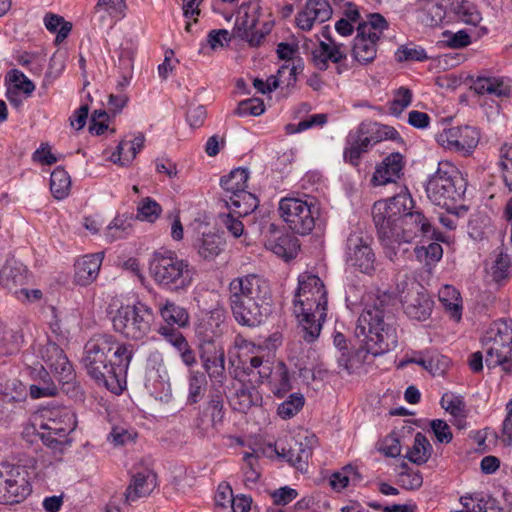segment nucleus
Masks as SVG:
<instances>
[{
    "instance_id": "obj_1",
    "label": "nucleus",
    "mask_w": 512,
    "mask_h": 512,
    "mask_svg": "<svg viewBox=\"0 0 512 512\" xmlns=\"http://www.w3.org/2000/svg\"><path fill=\"white\" fill-rule=\"evenodd\" d=\"M414 201L409 193L401 192L385 200L376 201L372 218L378 238L392 260L394 246L411 243L418 237L438 239L436 230L420 210L413 211Z\"/></svg>"
},
{
    "instance_id": "obj_2",
    "label": "nucleus",
    "mask_w": 512,
    "mask_h": 512,
    "mask_svg": "<svg viewBox=\"0 0 512 512\" xmlns=\"http://www.w3.org/2000/svg\"><path fill=\"white\" fill-rule=\"evenodd\" d=\"M135 346L111 334H97L84 346L82 364L87 374L114 394L126 387L127 372L135 354Z\"/></svg>"
},
{
    "instance_id": "obj_3",
    "label": "nucleus",
    "mask_w": 512,
    "mask_h": 512,
    "mask_svg": "<svg viewBox=\"0 0 512 512\" xmlns=\"http://www.w3.org/2000/svg\"><path fill=\"white\" fill-rule=\"evenodd\" d=\"M229 305L235 321L241 326L255 327L268 314L270 288L259 275L234 278L228 287Z\"/></svg>"
},
{
    "instance_id": "obj_4",
    "label": "nucleus",
    "mask_w": 512,
    "mask_h": 512,
    "mask_svg": "<svg viewBox=\"0 0 512 512\" xmlns=\"http://www.w3.org/2000/svg\"><path fill=\"white\" fill-rule=\"evenodd\" d=\"M326 311L327 291L323 281L314 274H301L294 297V314L298 318L302 338L307 343L319 337Z\"/></svg>"
},
{
    "instance_id": "obj_5",
    "label": "nucleus",
    "mask_w": 512,
    "mask_h": 512,
    "mask_svg": "<svg viewBox=\"0 0 512 512\" xmlns=\"http://www.w3.org/2000/svg\"><path fill=\"white\" fill-rule=\"evenodd\" d=\"M356 333L364 336L366 350L374 356L387 353L397 346L394 316L383 299L377 298L365 305L358 318Z\"/></svg>"
},
{
    "instance_id": "obj_6",
    "label": "nucleus",
    "mask_w": 512,
    "mask_h": 512,
    "mask_svg": "<svg viewBox=\"0 0 512 512\" xmlns=\"http://www.w3.org/2000/svg\"><path fill=\"white\" fill-rule=\"evenodd\" d=\"M150 274L157 285L171 292L186 291L193 282L194 268L172 250L159 249L149 261Z\"/></svg>"
},
{
    "instance_id": "obj_7",
    "label": "nucleus",
    "mask_w": 512,
    "mask_h": 512,
    "mask_svg": "<svg viewBox=\"0 0 512 512\" xmlns=\"http://www.w3.org/2000/svg\"><path fill=\"white\" fill-rule=\"evenodd\" d=\"M466 187L465 179L454 166L439 163L437 171L429 177L425 190L434 205L452 211L463 200Z\"/></svg>"
},
{
    "instance_id": "obj_8",
    "label": "nucleus",
    "mask_w": 512,
    "mask_h": 512,
    "mask_svg": "<svg viewBox=\"0 0 512 512\" xmlns=\"http://www.w3.org/2000/svg\"><path fill=\"white\" fill-rule=\"evenodd\" d=\"M400 138L396 129L375 121H363L355 129L350 130L345 138L343 159L346 163L358 167L363 154L375 144L386 140Z\"/></svg>"
},
{
    "instance_id": "obj_9",
    "label": "nucleus",
    "mask_w": 512,
    "mask_h": 512,
    "mask_svg": "<svg viewBox=\"0 0 512 512\" xmlns=\"http://www.w3.org/2000/svg\"><path fill=\"white\" fill-rule=\"evenodd\" d=\"M389 24L379 13L367 15L364 22H360L356 28V36L353 40L352 57L361 65L373 62L377 56L378 42Z\"/></svg>"
},
{
    "instance_id": "obj_10",
    "label": "nucleus",
    "mask_w": 512,
    "mask_h": 512,
    "mask_svg": "<svg viewBox=\"0 0 512 512\" xmlns=\"http://www.w3.org/2000/svg\"><path fill=\"white\" fill-rule=\"evenodd\" d=\"M154 321V312L147 304L137 301L122 305L112 317L113 328L128 339L141 340L148 335Z\"/></svg>"
},
{
    "instance_id": "obj_11",
    "label": "nucleus",
    "mask_w": 512,
    "mask_h": 512,
    "mask_svg": "<svg viewBox=\"0 0 512 512\" xmlns=\"http://www.w3.org/2000/svg\"><path fill=\"white\" fill-rule=\"evenodd\" d=\"M279 213L290 230L300 235H308L315 227L317 209L315 199L285 197L279 202Z\"/></svg>"
},
{
    "instance_id": "obj_12",
    "label": "nucleus",
    "mask_w": 512,
    "mask_h": 512,
    "mask_svg": "<svg viewBox=\"0 0 512 512\" xmlns=\"http://www.w3.org/2000/svg\"><path fill=\"white\" fill-rule=\"evenodd\" d=\"M28 470L21 465L2 462L0 464V503L15 504L30 495Z\"/></svg>"
},
{
    "instance_id": "obj_13",
    "label": "nucleus",
    "mask_w": 512,
    "mask_h": 512,
    "mask_svg": "<svg viewBox=\"0 0 512 512\" xmlns=\"http://www.w3.org/2000/svg\"><path fill=\"white\" fill-rule=\"evenodd\" d=\"M260 6L257 3H243L237 12L233 35L246 41L250 46H259L265 36L270 32L271 25L263 23L259 28Z\"/></svg>"
},
{
    "instance_id": "obj_14",
    "label": "nucleus",
    "mask_w": 512,
    "mask_h": 512,
    "mask_svg": "<svg viewBox=\"0 0 512 512\" xmlns=\"http://www.w3.org/2000/svg\"><path fill=\"white\" fill-rule=\"evenodd\" d=\"M55 416L58 419L48 418L41 424L40 428L44 431L38 435L45 446L61 454L71 443L68 435L75 429L76 422L74 414L67 409L57 411Z\"/></svg>"
},
{
    "instance_id": "obj_15",
    "label": "nucleus",
    "mask_w": 512,
    "mask_h": 512,
    "mask_svg": "<svg viewBox=\"0 0 512 512\" xmlns=\"http://www.w3.org/2000/svg\"><path fill=\"white\" fill-rule=\"evenodd\" d=\"M479 139L478 130L469 125L444 129L437 135V142L441 146L464 155L472 153L477 147Z\"/></svg>"
},
{
    "instance_id": "obj_16",
    "label": "nucleus",
    "mask_w": 512,
    "mask_h": 512,
    "mask_svg": "<svg viewBox=\"0 0 512 512\" xmlns=\"http://www.w3.org/2000/svg\"><path fill=\"white\" fill-rule=\"evenodd\" d=\"M346 263L361 273L375 272V254L370 245L358 234L351 233L346 240Z\"/></svg>"
},
{
    "instance_id": "obj_17",
    "label": "nucleus",
    "mask_w": 512,
    "mask_h": 512,
    "mask_svg": "<svg viewBox=\"0 0 512 512\" xmlns=\"http://www.w3.org/2000/svg\"><path fill=\"white\" fill-rule=\"evenodd\" d=\"M347 53L344 45L331 40V43L320 41L319 45L312 50L311 61L315 68L325 71L329 62L336 64V73L342 74L348 70Z\"/></svg>"
},
{
    "instance_id": "obj_18",
    "label": "nucleus",
    "mask_w": 512,
    "mask_h": 512,
    "mask_svg": "<svg viewBox=\"0 0 512 512\" xmlns=\"http://www.w3.org/2000/svg\"><path fill=\"white\" fill-rule=\"evenodd\" d=\"M44 366L49 369L55 379L68 383L74 378L73 368L64 351L53 342H48L40 349Z\"/></svg>"
},
{
    "instance_id": "obj_19",
    "label": "nucleus",
    "mask_w": 512,
    "mask_h": 512,
    "mask_svg": "<svg viewBox=\"0 0 512 512\" xmlns=\"http://www.w3.org/2000/svg\"><path fill=\"white\" fill-rule=\"evenodd\" d=\"M276 453L284 458L291 466L303 471L307 467L308 459L312 454L311 449L294 437L281 439L276 443Z\"/></svg>"
},
{
    "instance_id": "obj_20",
    "label": "nucleus",
    "mask_w": 512,
    "mask_h": 512,
    "mask_svg": "<svg viewBox=\"0 0 512 512\" xmlns=\"http://www.w3.org/2000/svg\"><path fill=\"white\" fill-rule=\"evenodd\" d=\"M201 360L212 386L223 387L226 380L224 349L208 342L207 346L203 348Z\"/></svg>"
},
{
    "instance_id": "obj_21",
    "label": "nucleus",
    "mask_w": 512,
    "mask_h": 512,
    "mask_svg": "<svg viewBox=\"0 0 512 512\" xmlns=\"http://www.w3.org/2000/svg\"><path fill=\"white\" fill-rule=\"evenodd\" d=\"M145 385L156 397L170 387L167 370L159 352H153L148 357Z\"/></svg>"
},
{
    "instance_id": "obj_22",
    "label": "nucleus",
    "mask_w": 512,
    "mask_h": 512,
    "mask_svg": "<svg viewBox=\"0 0 512 512\" xmlns=\"http://www.w3.org/2000/svg\"><path fill=\"white\" fill-rule=\"evenodd\" d=\"M156 474L148 467H142L132 473L130 483L125 491V501L132 503L146 497L156 488Z\"/></svg>"
},
{
    "instance_id": "obj_23",
    "label": "nucleus",
    "mask_w": 512,
    "mask_h": 512,
    "mask_svg": "<svg viewBox=\"0 0 512 512\" xmlns=\"http://www.w3.org/2000/svg\"><path fill=\"white\" fill-rule=\"evenodd\" d=\"M404 165V157L401 153L394 152L389 154L377 165L371 182L374 186L396 183L403 175Z\"/></svg>"
},
{
    "instance_id": "obj_24",
    "label": "nucleus",
    "mask_w": 512,
    "mask_h": 512,
    "mask_svg": "<svg viewBox=\"0 0 512 512\" xmlns=\"http://www.w3.org/2000/svg\"><path fill=\"white\" fill-rule=\"evenodd\" d=\"M103 259V252L86 254L77 259L74 264L75 282L81 286H87L94 282L98 277Z\"/></svg>"
},
{
    "instance_id": "obj_25",
    "label": "nucleus",
    "mask_w": 512,
    "mask_h": 512,
    "mask_svg": "<svg viewBox=\"0 0 512 512\" xmlns=\"http://www.w3.org/2000/svg\"><path fill=\"white\" fill-rule=\"evenodd\" d=\"M27 284V267L15 260H7L0 270V285L15 295L17 290H20V288Z\"/></svg>"
},
{
    "instance_id": "obj_26",
    "label": "nucleus",
    "mask_w": 512,
    "mask_h": 512,
    "mask_svg": "<svg viewBox=\"0 0 512 512\" xmlns=\"http://www.w3.org/2000/svg\"><path fill=\"white\" fill-rule=\"evenodd\" d=\"M401 302L405 314L411 319L425 321L431 315L433 301L426 293L409 292Z\"/></svg>"
},
{
    "instance_id": "obj_27",
    "label": "nucleus",
    "mask_w": 512,
    "mask_h": 512,
    "mask_svg": "<svg viewBox=\"0 0 512 512\" xmlns=\"http://www.w3.org/2000/svg\"><path fill=\"white\" fill-rule=\"evenodd\" d=\"M471 89L478 95H491L495 97H509L511 86L502 77L478 76L472 80Z\"/></svg>"
},
{
    "instance_id": "obj_28",
    "label": "nucleus",
    "mask_w": 512,
    "mask_h": 512,
    "mask_svg": "<svg viewBox=\"0 0 512 512\" xmlns=\"http://www.w3.org/2000/svg\"><path fill=\"white\" fill-rule=\"evenodd\" d=\"M261 403L262 396L252 383H241L231 398L233 409L242 413H246L251 407L259 406Z\"/></svg>"
},
{
    "instance_id": "obj_29",
    "label": "nucleus",
    "mask_w": 512,
    "mask_h": 512,
    "mask_svg": "<svg viewBox=\"0 0 512 512\" xmlns=\"http://www.w3.org/2000/svg\"><path fill=\"white\" fill-rule=\"evenodd\" d=\"M224 396L225 392L223 387H211L203 413L210 418L213 428H218L223 424L226 412L224 408Z\"/></svg>"
},
{
    "instance_id": "obj_30",
    "label": "nucleus",
    "mask_w": 512,
    "mask_h": 512,
    "mask_svg": "<svg viewBox=\"0 0 512 512\" xmlns=\"http://www.w3.org/2000/svg\"><path fill=\"white\" fill-rule=\"evenodd\" d=\"M265 246L285 260L295 258L300 248L297 237L289 233H283L278 237L268 239Z\"/></svg>"
},
{
    "instance_id": "obj_31",
    "label": "nucleus",
    "mask_w": 512,
    "mask_h": 512,
    "mask_svg": "<svg viewBox=\"0 0 512 512\" xmlns=\"http://www.w3.org/2000/svg\"><path fill=\"white\" fill-rule=\"evenodd\" d=\"M248 178V170L241 167L233 169L228 175L223 176L220 180V185L224 191L223 198L235 196L245 191Z\"/></svg>"
},
{
    "instance_id": "obj_32",
    "label": "nucleus",
    "mask_w": 512,
    "mask_h": 512,
    "mask_svg": "<svg viewBox=\"0 0 512 512\" xmlns=\"http://www.w3.org/2000/svg\"><path fill=\"white\" fill-rule=\"evenodd\" d=\"M227 208L231 210L238 217H244L249 215L258 206V199L256 196L247 190L236 194L235 196H229L223 198Z\"/></svg>"
},
{
    "instance_id": "obj_33",
    "label": "nucleus",
    "mask_w": 512,
    "mask_h": 512,
    "mask_svg": "<svg viewBox=\"0 0 512 512\" xmlns=\"http://www.w3.org/2000/svg\"><path fill=\"white\" fill-rule=\"evenodd\" d=\"M242 363L244 373L251 377L250 382L263 383L272 375V363L269 360H264L261 356H252Z\"/></svg>"
},
{
    "instance_id": "obj_34",
    "label": "nucleus",
    "mask_w": 512,
    "mask_h": 512,
    "mask_svg": "<svg viewBox=\"0 0 512 512\" xmlns=\"http://www.w3.org/2000/svg\"><path fill=\"white\" fill-rule=\"evenodd\" d=\"M145 137L138 134L131 141L123 140L117 146V151L112 154V160L128 165L144 147Z\"/></svg>"
},
{
    "instance_id": "obj_35",
    "label": "nucleus",
    "mask_w": 512,
    "mask_h": 512,
    "mask_svg": "<svg viewBox=\"0 0 512 512\" xmlns=\"http://www.w3.org/2000/svg\"><path fill=\"white\" fill-rule=\"evenodd\" d=\"M446 15L444 6L437 0H426L419 9L420 21L428 27L439 26Z\"/></svg>"
},
{
    "instance_id": "obj_36",
    "label": "nucleus",
    "mask_w": 512,
    "mask_h": 512,
    "mask_svg": "<svg viewBox=\"0 0 512 512\" xmlns=\"http://www.w3.org/2000/svg\"><path fill=\"white\" fill-rule=\"evenodd\" d=\"M432 445L421 432L416 433L411 448L406 453V458L414 464H425L432 454Z\"/></svg>"
},
{
    "instance_id": "obj_37",
    "label": "nucleus",
    "mask_w": 512,
    "mask_h": 512,
    "mask_svg": "<svg viewBox=\"0 0 512 512\" xmlns=\"http://www.w3.org/2000/svg\"><path fill=\"white\" fill-rule=\"evenodd\" d=\"M12 394L0 399V421L8 422L12 420L14 414L23 410V403L27 396L25 388H20L19 392Z\"/></svg>"
},
{
    "instance_id": "obj_38",
    "label": "nucleus",
    "mask_w": 512,
    "mask_h": 512,
    "mask_svg": "<svg viewBox=\"0 0 512 512\" xmlns=\"http://www.w3.org/2000/svg\"><path fill=\"white\" fill-rule=\"evenodd\" d=\"M224 239L213 233L203 234L198 245V253L205 260L217 257L225 248Z\"/></svg>"
},
{
    "instance_id": "obj_39",
    "label": "nucleus",
    "mask_w": 512,
    "mask_h": 512,
    "mask_svg": "<svg viewBox=\"0 0 512 512\" xmlns=\"http://www.w3.org/2000/svg\"><path fill=\"white\" fill-rule=\"evenodd\" d=\"M303 66L301 64H284L282 65L277 73V76H270L265 83H267V88L269 87V92L274 91L278 88L280 82H286L287 86L294 85L296 83L297 73L301 72Z\"/></svg>"
},
{
    "instance_id": "obj_40",
    "label": "nucleus",
    "mask_w": 512,
    "mask_h": 512,
    "mask_svg": "<svg viewBox=\"0 0 512 512\" xmlns=\"http://www.w3.org/2000/svg\"><path fill=\"white\" fill-rule=\"evenodd\" d=\"M71 189V178L67 171L62 167H57L51 173L50 190L53 197L57 200L65 199Z\"/></svg>"
},
{
    "instance_id": "obj_41",
    "label": "nucleus",
    "mask_w": 512,
    "mask_h": 512,
    "mask_svg": "<svg viewBox=\"0 0 512 512\" xmlns=\"http://www.w3.org/2000/svg\"><path fill=\"white\" fill-rule=\"evenodd\" d=\"M452 10L457 19L465 24L477 26L482 20L477 6L468 0L456 2L453 4Z\"/></svg>"
},
{
    "instance_id": "obj_42",
    "label": "nucleus",
    "mask_w": 512,
    "mask_h": 512,
    "mask_svg": "<svg viewBox=\"0 0 512 512\" xmlns=\"http://www.w3.org/2000/svg\"><path fill=\"white\" fill-rule=\"evenodd\" d=\"M291 389L289 371L284 363H279L274 378L270 381V390L277 398H283Z\"/></svg>"
},
{
    "instance_id": "obj_43",
    "label": "nucleus",
    "mask_w": 512,
    "mask_h": 512,
    "mask_svg": "<svg viewBox=\"0 0 512 512\" xmlns=\"http://www.w3.org/2000/svg\"><path fill=\"white\" fill-rule=\"evenodd\" d=\"M482 346L486 353L485 362L488 368H495L501 363L500 358H495L492 354L496 349H499L504 354H512V344H505L503 341H497L493 337L488 340V335L485 333L482 337Z\"/></svg>"
},
{
    "instance_id": "obj_44",
    "label": "nucleus",
    "mask_w": 512,
    "mask_h": 512,
    "mask_svg": "<svg viewBox=\"0 0 512 512\" xmlns=\"http://www.w3.org/2000/svg\"><path fill=\"white\" fill-rule=\"evenodd\" d=\"M207 388V379L203 372L192 371L188 379L187 403L196 404L204 396Z\"/></svg>"
},
{
    "instance_id": "obj_45",
    "label": "nucleus",
    "mask_w": 512,
    "mask_h": 512,
    "mask_svg": "<svg viewBox=\"0 0 512 512\" xmlns=\"http://www.w3.org/2000/svg\"><path fill=\"white\" fill-rule=\"evenodd\" d=\"M44 25L48 31L57 33V43H60L66 39L72 29V24L70 22L65 21L62 16L53 13L46 14L44 17Z\"/></svg>"
},
{
    "instance_id": "obj_46",
    "label": "nucleus",
    "mask_w": 512,
    "mask_h": 512,
    "mask_svg": "<svg viewBox=\"0 0 512 512\" xmlns=\"http://www.w3.org/2000/svg\"><path fill=\"white\" fill-rule=\"evenodd\" d=\"M397 483L406 490H415L422 486L423 478L419 471L412 470L407 463L398 467Z\"/></svg>"
},
{
    "instance_id": "obj_47",
    "label": "nucleus",
    "mask_w": 512,
    "mask_h": 512,
    "mask_svg": "<svg viewBox=\"0 0 512 512\" xmlns=\"http://www.w3.org/2000/svg\"><path fill=\"white\" fill-rule=\"evenodd\" d=\"M160 314L163 320L168 324L167 326L176 324L179 327H183L187 324L189 318L184 308L169 301L160 309Z\"/></svg>"
},
{
    "instance_id": "obj_48",
    "label": "nucleus",
    "mask_w": 512,
    "mask_h": 512,
    "mask_svg": "<svg viewBox=\"0 0 512 512\" xmlns=\"http://www.w3.org/2000/svg\"><path fill=\"white\" fill-rule=\"evenodd\" d=\"M498 167L505 187L512 192V145L500 148Z\"/></svg>"
},
{
    "instance_id": "obj_49",
    "label": "nucleus",
    "mask_w": 512,
    "mask_h": 512,
    "mask_svg": "<svg viewBox=\"0 0 512 512\" xmlns=\"http://www.w3.org/2000/svg\"><path fill=\"white\" fill-rule=\"evenodd\" d=\"M6 83L9 84L7 88H13L22 91L25 95L30 96L34 90V83L20 70L12 69L7 72L5 77Z\"/></svg>"
},
{
    "instance_id": "obj_50",
    "label": "nucleus",
    "mask_w": 512,
    "mask_h": 512,
    "mask_svg": "<svg viewBox=\"0 0 512 512\" xmlns=\"http://www.w3.org/2000/svg\"><path fill=\"white\" fill-rule=\"evenodd\" d=\"M162 212L160 204L151 197L141 199L137 206V219L153 223Z\"/></svg>"
},
{
    "instance_id": "obj_51",
    "label": "nucleus",
    "mask_w": 512,
    "mask_h": 512,
    "mask_svg": "<svg viewBox=\"0 0 512 512\" xmlns=\"http://www.w3.org/2000/svg\"><path fill=\"white\" fill-rule=\"evenodd\" d=\"M485 334L488 335V340L493 337L505 344H512V320L499 319L495 321L486 330Z\"/></svg>"
},
{
    "instance_id": "obj_52",
    "label": "nucleus",
    "mask_w": 512,
    "mask_h": 512,
    "mask_svg": "<svg viewBox=\"0 0 512 512\" xmlns=\"http://www.w3.org/2000/svg\"><path fill=\"white\" fill-rule=\"evenodd\" d=\"M304 403L305 399L302 394L292 393L278 406L277 413L282 419H290L303 408Z\"/></svg>"
},
{
    "instance_id": "obj_53",
    "label": "nucleus",
    "mask_w": 512,
    "mask_h": 512,
    "mask_svg": "<svg viewBox=\"0 0 512 512\" xmlns=\"http://www.w3.org/2000/svg\"><path fill=\"white\" fill-rule=\"evenodd\" d=\"M414 253L418 261L431 265L441 260L443 248L439 243L432 242L428 246H416Z\"/></svg>"
},
{
    "instance_id": "obj_54",
    "label": "nucleus",
    "mask_w": 512,
    "mask_h": 512,
    "mask_svg": "<svg viewBox=\"0 0 512 512\" xmlns=\"http://www.w3.org/2000/svg\"><path fill=\"white\" fill-rule=\"evenodd\" d=\"M46 380L44 382H38L30 385V396L33 399H39L42 397H51L57 394V386L53 382L51 375L48 371H42Z\"/></svg>"
},
{
    "instance_id": "obj_55",
    "label": "nucleus",
    "mask_w": 512,
    "mask_h": 512,
    "mask_svg": "<svg viewBox=\"0 0 512 512\" xmlns=\"http://www.w3.org/2000/svg\"><path fill=\"white\" fill-rule=\"evenodd\" d=\"M265 111L263 100L259 98H250L238 103L234 114L240 117L259 116Z\"/></svg>"
},
{
    "instance_id": "obj_56",
    "label": "nucleus",
    "mask_w": 512,
    "mask_h": 512,
    "mask_svg": "<svg viewBox=\"0 0 512 512\" xmlns=\"http://www.w3.org/2000/svg\"><path fill=\"white\" fill-rule=\"evenodd\" d=\"M305 9L320 23L330 19L333 13L327 0H307Z\"/></svg>"
},
{
    "instance_id": "obj_57",
    "label": "nucleus",
    "mask_w": 512,
    "mask_h": 512,
    "mask_svg": "<svg viewBox=\"0 0 512 512\" xmlns=\"http://www.w3.org/2000/svg\"><path fill=\"white\" fill-rule=\"evenodd\" d=\"M511 261L506 253L500 251L491 267L492 277L495 282H501L509 277Z\"/></svg>"
},
{
    "instance_id": "obj_58",
    "label": "nucleus",
    "mask_w": 512,
    "mask_h": 512,
    "mask_svg": "<svg viewBox=\"0 0 512 512\" xmlns=\"http://www.w3.org/2000/svg\"><path fill=\"white\" fill-rule=\"evenodd\" d=\"M442 42L449 48L461 49L471 44V37L466 30L444 31Z\"/></svg>"
},
{
    "instance_id": "obj_59",
    "label": "nucleus",
    "mask_w": 512,
    "mask_h": 512,
    "mask_svg": "<svg viewBox=\"0 0 512 512\" xmlns=\"http://www.w3.org/2000/svg\"><path fill=\"white\" fill-rule=\"evenodd\" d=\"M412 91L406 87H400L390 103V112L394 115H400L412 102Z\"/></svg>"
},
{
    "instance_id": "obj_60",
    "label": "nucleus",
    "mask_w": 512,
    "mask_h": 512,
    "mask_svg": "<svg viewBox=\"0 0 512 512\" xmlns=\"http://www.w3.org/2000/svg\"><path fill=\"white\" fill-rule=\"evenodd\" d=\"M440 404L443 409L453 416H460L465 410V403L462 397L450 392L443 394Z\"/></svg>"
},
{
    "instance_id": "obj_61",
    "label": "nucleus",
    "mask_w": 512,
    "mask_h": 512,
    "mask_svg": "<svg viewBox=\"0 0 512 512\" xmlns=\"http://www.w3.org/2000/svg\"><path fill=\"white\" fill-rule=\"evenodd\" d=\"M130 224L121 217H115L106 228V237L112 242L116 239L124 238L129 234Z\"/></svg>"
},
{
    "instance_id": "obj_62",
    "label": "nucleus",
    "mask_w": 512,
    "mask_h": 512,
    "mask_svg": "<svg viewBox=\"0 0 512 512\" xmlns=\"http://www.w3.org/2000/svg\"><path fill=\"white\" fill-rule=\"evenodd\" d=\"M158 332L161 336L164 337V339L167 342H169L177 350L183 349L185 346H187V340L185 339L183 334L173 326H161Z\"/></svg>"
},
{
    "instance_id": "obj_63",
    "label": "nucleus",
    "mask_w": 512,
    "mask_h": 512,
    "mask_svg": "<svg viewBox=\"0 0 512 512\" xmlns=\"http://www.w3.org/2000/svg\"><path fill=\"white\" fill-rule=\"evenodd\" d=\"M221 223L227 229V231L234 236L235 238H239L244 233V225L240 220V217L235 215L234 213H227L220 215Z\"/></svg>"
},
{
    "instance_id": "obj_64",
    "label": "nucleus",
    "mask_w": 512,
    "mask_h": 512,
    "mask_svg": "<svg viewBox=\"0 0 512 512\" xmlns=\"http://www.w3.org/2000/svg\"><path fill=\"white\" fill-rule=\"evenodd\" d=\"M399 61H424L428 58L421 47L401 46L396 52Z\"/></svg>"
}]
</instances>
